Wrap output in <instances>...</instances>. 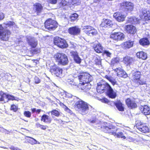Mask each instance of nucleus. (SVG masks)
Here are the masks:
<instances>
[{"instance_id":"f257e3e1","label":"nucleus","mask_w":150,"mask_h":150,"mask_svg":"<svg viewBox=\"0 0 150 150\" xmlns=\"http://www.w3.org/2000/svg\"><path fill=\"white\" fill-rule=\"evenodd\" d=\"M97 91L100 93H102L106 91L107 96L112 99H114L117 96V91H114L108 83L102 81L98 83Z\"/></svg>"},{"instance_id":"f03ea898","label":"nucleus","mask_w":150,"mask_h":150,"mask_svg":"<svg viewBox=\"0 0 150 150\" xmlns=\"http://www.w3.org/2000/svg\"><path fill=\"white\" fill-rule=\"evenodd\" d=\"M53 57L58 65L64 66L67 65L68 63V57L64 53L57 52L54 55Z\"/></svg>"},{"instance_id":"7ed1b4c3","label":"nucleus","mask_w":150,"mask_h":150,"mask_svg":"<svg viewBox=\"0 0 150 150\" xmlns=\"http://www.w3.org/2000/svg\"><path fill=\"white\" fill-rule=\"evenodd\" d=\"M74 106L79 110L83 114H86L89 110V105L81 99L76 102Z\"/></svg>"},{"instance_id":"20e7f679","label":"nucleus","mask_w":150,"mask_h":150,"mask_svg":"<svg viewBox=\"0 0 150 150\" xmlns=\"http://www.w3.org/2000/svg\"><path fill=\"white\" fill-rule=\"evenodd\" d=\"M78 77L80 82L79 83H81V84L89 83L93 80L92 76L88 73L86 72H81Z\"/></svg>"},{"instance_id":"39448f33","label":"nucleus","mask_w":150,"mask_h":150,"mask_svg":"<svg viewBox=\"0 0 150 150\" xmlns=\"http://www.w3.org/2000/svg\"><path fill=\"white\" fill-rule=\"evenodd\" d=\"M53 43L58 47L61 49H65L68 47L66 41L63 38L59 37H56L54 38Z\"/></svg>"},{"instance_id":"423d86ee","label":"nucleus","mask_w":150,"mask_h":150,"mask_svg":"<svg viewBox=\"0 0 150 150\" xmlns=\"http://www.w3.org/2000/svg\"><path fill=\"white\" fill-rule=\"evenodd\" d=\"M11 31L8 29H4L2 24H0V40L1 41H7L11 35Z\"/></svg>"},{"instance_id":"0eeeda50","label":"nucleus","mask_w":150,"mask_h":150,"mask_svg":"<svg viewBox=\"0 0 150 150\" xmlns=\"http://www.w3.org/2000/svg\"><path fill=\"white\" fill-rule=\"evenodd\" d=\"M44 25L45 28L48 30H54L57 27L58 23L56 21L49 18L45 22Z\"/></svg>"},{"instance_id":"6e6552de","label":"nucleus","mask_w":150,"mask_h":150,"mask_svg":"<svg viewBox=\"0 0 150 150\" xmlns=\"http://www.w3.org/2000/svg\"><path fill=\"white\" fill-rule=\"evenodd\" d=\"M116 128L115 126L112 124L108 125L107 123L103 125L100 127V128L104 132L112 135L114 134V132Z\"/></svg>"},{"instance_id":"1a4fd4ad","label":"nucleus","mask_w":150,"mask_h":150,"mask_svg":"<svg viewBox=\"0 0 150 150\" xmlns=\"http://www.w3.org/2000/svg\"><path fill=\"white\" fill-rule=\"evenodd\" d=\"M139 17L144 21H150V11L146 9H144L139 11Z\"/></svg>"},{"instance_id":"9d476101","label":"nucleus","mask_w":150,"mask_h":150,"mask_svg":"<svg viewBox=\"0 0 150 150\" xmlns=\"http://www.w3.org/2000/svg\"><path fill=\"white\" fill-rule=\"evenodd\" d=\"M50 71L52 75L59 77L62 75L63 69L56 65H54L51 67Z\"/></svg>"},{"instance_id":"9b49d317","label":"nucleus","mask_w":150,"mask_h":150,"mask_svg":"<svg viewBox=\"0 0 150 150\" xmlns=\"http://www.w3.org/2000/svg\"><path fill=\"white\" fill-rule=\"evenodd\" d=\"M110 38L117 41H122L125 38L124 33L119 31L112 33L110 36Z\"/></svg>"},{"instance_id":"f8f14e48","label":"nucleus","mask_w":150,"mask_h":150,"mask_svg":"<svg viewBox=\"0 0 150 150\" xmlns=\"http://www.w3.org/2000/svg\"><path fill=\"white\" fill-rule=\"evenodd\" d=\"M114 24L112 21L108 19H103L100 25V28L103 29L111 27Z\"/></svg>"},{"instance_id":"ddd939ff","label":"nucleus","mask_w":150,"mask_h":150,"mask_svg":"<svg viewBox=\"0 0 150 150\" xmlns=\"http://www.w3.org/2000/svg\"><path fill=\"white\" fill-rule=\"evenodd\" d=\"M68 33L71 35L75 36L79 35L81 32V28L78 26H75L69 28Z\"/></svg>"},{"instance_id":"4468645a","label":"nucleus","mask_w":150,"mask_h":150,"mask_svg":"<svg viewBox=\"0 0 150 150\" xmlns=\"http://www.w3.org/2000/svg\"><path fill=\"white\" fill-rule=\"evenodd\" d=\"M43 7L42 5L39 3H36L33 5V8L34 13H35L38 16L40 15L42 13Z\"/></svg>"},{"instance_id":"2eb2a0df","label":"nucleus","mask_w":150,"mask_h":150,"mask_svg":"<svg viewBox=\"0 0 150 150\" xmlns=\"http://www.w3.org/2000/svg\"><path fill=\"white\" fill-rule=\"evenodd\" d=\"M124 28L126 32L130 35H133L136 34L137 32L136 27L131 24L126 25Z\"/></svg>"},{"instance_id":"dca6fc26","label":"nucleus","mask_w":150,"mask_h":150,"mask_svg":"<svg viewBox=\"0 0 150 150\" xmlns=\"http://www.w3.org/2000/svg\"><path fill=\"white\" fill-rule=\"evenodd\" d=\"M121 6L122 8L125 9L127 11H132L134 8V4L130 1L123 2L121 4Z\"/></svg>"},{"instance_id":"f3484780","label":"nucleus","mask_w":150,"mask_h":150,"mask_svg":"<svg viewBox=\"0 0 150 150\" xmlns=\"http://www.w3.org/2000/svg\"><path fill=\"white\" fill-rule=\"evenodd\" d=\"M125 102L127 107L130 109H133L137 107V103L136 101L129 98L126 99Z\"/></svg>"},{"instance_id":"a211bd4d","label":"nucleus","mask_w":150,"mask_h":150,"mask_svg":"<svg viewBox=\"0 0 150 150\" xmlns=\"http://www.w3.org/2000/svg\"><path fill=\"white\" fill-rule=\"evenodd\" d=\"M71 57L73 58L74 62L76 64H80L81 62V59L79 57L76 51H71L70 52Z\"/></svg>"},{"instance_id":"6ab92c4d","label":"nucleus","mask_w":150,"mask_h":150,"mask_svg":"<svg viewBox=\"0 0 150 150\" xmlns=\"http://www.w3.org/2000/svg\"><path fill=\"white\" fill-rule=\"evenodd\" d=\"M136 126L137 128L142 132L146 133L149 132V129L148 127L143 125L141 123H137Z\"/></svg>"},{"instance_id":"aec40b11","label":"nucleus","mask_w":150,"mask_h":150,"mask_svg":"<svg viewBox=\"0 0 150 150\" xmlns=\"http://www.w3.org/2000/svg\"><path fill=\"white\" fill-rule=\"evenodd\" d=\"M91 86L89 83H85L83 84H81V83H79L77 87L79 90L82 91L87 92L90 89Z\"/></svg>"},{"instance_id":"412c9836","label":"nucleus","mask_w":150,"mask_h":150,"mask_svg":"<svg viewBox=\"0 0 150 150\" xmlns=\"http://www.w3.org/2000/svg\"><path fill=\"white\" fill-rule=\"evenodd\" d=\"M135 61L134 58L127 55L123 58L122 62L127 66H130Z\"/></svg>"},{"instance_id":"4be33fe9","label":"nucleus","mask_w":150,"mask_h":150,"mask_svg":"<svg viewBox=\"0 0 150 150\" xmlns=\"http://www.w3.org/2000/svg\"><path fill=\"white\" fill-rule=\"evenodd\" d=\"M134 44V41L129 40L122 43L121 46L124 50H127L132 47Z\"/></svg>"},{"instance_id":"5701e85b","label":"nucleus","mask_w":150,"mask_h":150,"mask_svg":"<svg viewBox=\"0 0 150 150\" xmlns=\"http://www.w3.org/2000/svg\"><path fill=\"white\" fill-rule=\"evenodd\" d=\"M113 17L119 22H122L125 20L126 16L120 12H116L114 14Z\"/></svg>"},{"instance_id":"b1692460","label":"nucleus","mask_w":150,"mask_h":150,"mask_svg":"<svg viewBox=\"0 0 150 150\" xmlns=\"http://www.w3.org/2000/svg\"><path fill=\"white\" fill-rule=\"evenodd\" d=\"M140 110L144 114L147 115L150 114V108L146 105H141Z\"/></svg>"},{"instance_id":"393cba45","label":"nucleus","mask_w":150,"mask_h":150,"mask_svg":"<svg viewBox=\"0 0 150 150\" xmlns=\"http://www.w3.org/2000/svg\"><path fill=\"white\" fill-rule=\"evenodd\" d=\"M27 41L28 45L33 48H35L38 45L37 41L34 40L33 37H30L27 39Z\"/></svg>"},{"instance_id":"a878e982","label":"nucleus","mask_w":150,"mask_h":150,"mask_svg":"<svg viewBox=\"0 0 150 150\" xmlns=\"http://www.w3.org/2000/svg\"><path fill=\"white\" fill-rule=\"evenodd\" d=\"M93 48L95 51L97 53H101L103 52V47L99 42L97 44H94Z\"/></svg>"},{"instance_id":"bb28decb","label":"nucleus","mask_w":150,"mask_h":150,"mask_svg":"<svg viewBox=\"0 0 150 150\" xmlns=\"http://www.w3.org/2000/svg\"><path fill=\"white\" fill-rule=\"evenodd\" d=\"M112 102L116 106L119 111L121 112L124 111V107L120 100H117L115 102L112 101Z\"/></svg>"},{"instance_id":"cd10ccee","label":"nucleus","mask_w":150,"mask_h":150,"mask_svg":"<svg viewBox=\"0 0 150 150\" xmlns=\"http://www.w3.org/2000/svg\"><path fill=\"white\" fill-rule=\"evenodd\" d=\"M41 120L45 123L50 124L52 122V119L50 116L44 114L42 116Z\"/></svg>"},{"instance_id":"c85d7f7f","label":"nucleus","mask_w":150,"mask_h":150,"mask_svg":"<svg viewBox=\"0 0 150 150\" xmlns=\"http://www.w3.org/2000/svg\"><path fill=\"white\" fill-rule=\"evenodd\" d=\"M0 102H2L3 103H7L8 94H6L2 91H0Z\"/></svg>"},{"instance_id":"c756f323","label":"nucleus","mask_w":150,"mask_h":150,"mask_svg":"<svg viewBox=\"0 0 150 150\" xmlns=\"http://www.w3.org/2000/svg\"><path fill=\"white\" fill-rule=\"evenodd\" d=\"M142 74L141 72L139 71H137L134 72L132 75V82L136 80L141 78Z\"/></svg>"},{"instance_id":"7c9ffc66","label":"nucleus","mask_w":150,"mask_h":150,"mask_svg":"<svg viewBox=\"0 0 150 150\" xmlns=\"http://www.w3.org/2000/svg\"><path fill=\"white\" fill-rule=\"evenodd\" d=\"M136 55L137 58L143 60H146L147 58L146 53L142 51L137 52Z\"/></svg>"},{"instance_id":"2f4dec72","label":"nucleus","mask_w":150,"mask_h":150,"mask_svg":"<svg viewBox=\"0 0 150 150\" xmlns=\"http://www.w3.org/2000/svg\"><path fill=\"white\" fill-rule=\"evenodd\" d=\"M120 61V59L119 57H114L111 59L110 64L112 67H117V64L119 63Z\"/></svg>"},{"instance_id":"473e14b6","label":"nucleus","mask_w":150,"mask_h":150,"mask_svg":"<svg viewBox=\"0 0 150 150\" xmlns=\"http://www.w3.org/2000/svg\"><path fill=\"white\" fill-rule=\"evenodd\" d=\"M139 42L140 44L142 46H148L150 44L148 39L146 37L140 39Z\"/></svg>"},{"instance_id":"72a5a7b5","label":"nucleus","mask_w":150,"mask_h":150,"mask_svg":"<svg viewBox=\"0 0 150 150\" xmlns=\"http://www.w3.org/2000/svg\"><path fill=\"white\" fill-rule=\"evenodd\" d=\"M137 86H142L146 84V81L141 78H140L133 82Z\"/></svg>"},{"instance_id":"f704fd0d","label":"nucleus","mask_w":150,"mask_h":150,"mask_svg":"<svg viewBox=\"0 0 150 150\" xmlns=\"http://www.w3.org/2000/svg\"><path fill=\"white\" fill-rule=\"evenodd\" d=\"M83 29L85 33L88 35H90V30H93V31H95L94 28L93 27L88 25L84 26Z\"/></svg>"},{"instance_id":"c9c22d12","label":"nucleus","mask_w":150,"mask_h":150,"mask_svg":"<svg viewBox=\"0 0 150 150\" xmlns=\"http://www.w3.org/2000/svg\"><path fill=\"white\" fill-rule=\"evenodd\" d=\"M116 129L115 130L114 132V134H113L114 136H116L117 138H121L123 139H126V137L124 135L123 133L121 132H118L117 133H116V132L117 130V129L116 127Z\"/></svg>"},{"instance_id":"e433bc0d","label":"nucleus","mask_w":150,"mask_h":150,"mask_svg":"<svg viewBox=\"0 0 150 150\" xmlns=\"http://www.w3.org/2000/svg\"><path fill=\"white\" fill-rule=\"evenodd\" d=\"M79 17L78 15L76 13H74L71 14L69 17V21L72 22L77 21Z\"/></svg>"},{"instance_id":"4c0bfd02","label":"nucleus","mask_w":150,"mask_h":150,"mask_svg":"<svg viewBox=\"0 0 150 150\" xmlns=\"http://www.w3.org/2000/svg\"><path fill=\"white\" fill-rule=\"evenodd\" d=\"M117 75L119 77L124 78H126L128 76L127 74L124 70L120 73H117Z\"/></svg>"},{"instance_id":"58836bf2","label":"nucleus","mask_w":150,"mask_h":150,"mask_svg":"<svg viewBox=\"0 0 150 150\" xmlns=\"http://www.w3.org/2000/svg\"><path fill=\"white\" fill-rule=\"evenodd\" d=\"M25 137L28 138L27 139L28 142L32 145L36 144L37 143V141L34 138L29 136H26Z\"/></svg>"},{"instance_id":"ea45409f","label":"nucleus","mask_w":150,"mask_h":150,"mask_svg":"<svg viewBox=\"0 0 150 150\" xmlns=\"http://www.w3.org/2000/svg\"><path fill=\"white\" fill-rule=\"evenodd\" d=\"M40 48H36L34 49H31L30 50V52L32 55L36 54L40 52Z\"/></svg>"},{"instance_id":"a19ab883","label":"nucleus","mask_w":150,"mask_h":150,"mask_svg":"<svg viewBox=\"0 0 150 150\" xmlns=\"http://www.w3.org/2000/svg\"><path fill=\"white\" fill-rule=\"evenodd\" d=\"M50 112H51L52 115H53L57 117H59L60 115L59 112L58 110L55 109L47 113L49 114Z\"/></svg>"},{"instance_id":"79ce46f5","label":"nucleus","mask_w":150,"mask_h":150,"mask_svg":"<svg viewBox=\"0 0 150 150\" xmlns=\"http://www.w3.org/2000/svg\"><path fill=\"white\" fill-rule=\"evenodd\" d=\"M135 18L133 17H130L128 18L126 21L127 23L133 24L135 22Z\"/></svg>"},{"instance_id":"37998d69","label":"nucleus","mask_w":150,"mask_h":150,"mask_svg":"<svg viewBox=\"0 0 150 150\" xmlns=\"http://www.w3.org/2000/svg\"><path fill=\"white\" fill-rule=\"evenodd\" d=\"M67 5V2L65 0H59V7H61Z\"/></svg>"},{"instance_id":"c03bdc74","label":"nucleus","mask_w":150,"mask_h":150,"mask_svg":"<svg viewBox=\"0 0 150 150\" xmlns=\"http://www.w3.org/2000/svg\"><path fill=\"white\" fill-rule=\"evenodd\" d=\"M35 126L37 128H39L42 130L46 129L47 127L46 125H42L39 123H37L36 124Z\"/></svg>"},{"instance_id":"a18cd8bd","label":"nucleus","mask_w":150,"mask_h":150,"mask_svg":"<svg viewBox=\"0 0 150 150\" xmlns=\"http://www.w3.org/2000/svg\"><path fill=\"white\" fill-rule=\"evenodd\" d=\"M81 0H71V3L74 5H79L81 3Z\"/></svg>"},{"instance_id":"49530a36","label":"nucleus","mask_w":150,"mask_h":150,"mask_svg":"<svg viewBox=\"0 0 150 150\" xmlns=\"http://www.w3.org/2000/svg\"><path fill=\"white\" fill-rule=\"evenodd\" d=\"M94 64L96 65H99L101 64V60L97 57H96L94 60Z\"/></svg>"},{"instance_id":"de8ad7c7","label":"nucleus","mask_w":150,"mask_h":150,"mask_svg":"<svg viewBox=\"0 0 150 150\" xmlns=\"http://www.w3.org/2000/svg\"><path fill=\"white\" fill-rule=\"evenodd\" d=\"M24 116L28 118H30L31 117V112L29 111H25L23 112Z\"/></svg>"},{"instance_id":"09e8293b","label":"nucleus","mask_w":150,"mask_h":150,"mask_svg":"<svg viewBox=\"0 0 150 150\" xmlns=\"http://www.w3.org/2000/svg\"><path fill=\"white\" fill-rule=\"evenodd\" d=\"M10 110L14 112H16L18 110V107L15 105L13 104L11 105Z\"/></svg>"},{"instance_id":"8fccbe9b","label":"nucleus","mask_w":150,"mask_h":150,"mask_svg":"<svg viewBox=\"0 0 150 150\" xmlns=\"http://www.w3.org/2000/svg\"><path fill=\"white\" fill-rule=\"evenodd\" d=\"M126 140L129 142H135L137 141L136 139L130 136L127 137Z\"/></svg>"},{"instance_id":"3c124183","label":"nucleus","mask_w":150,"mask_h":150,"mask_svg":"<svg viewBox=\"0 0 150 150\" xmlns=\"http://www.w3.org/2000/svg\"><path fill=\"white\" fill-rule=\"evenodd\" d=\"M15 100V97L14 96L8 94V98L7 100V102L10 100Z\"/></svg>"},{"instance_id":"603ef678","label":"nucleus","mask_w":150,"mask_h":150,"mask_svg":"<svg viewBox=\"0 0 150 150\" xmlns=\"http://www.w3.org/2000/svg\"><path fill=\"white\" fill-rule=\"evenodd\" d=\"M100 100L102 103H108L110 102V101L107 98L104 97Z\"/></svg>"},{"instance_id":"864d4df0","label":"nucleus","mask_w":150,"mask_h":150,"mask_svg":"<svg viewBox=\"0 0 150 150\" xmlns=\"http://www.w3.org/2000/svg\"><path fill=\"white\" fill-rule=\"evenodd\" d=\"M113 70L115 72L117 73H117H120L123 70V69L121 67H119L113 69Z\"/></svg>"},{"instance_id":"5fc2aeb1","label":"nucleus","mask_w":150,"mask_h":150,"mask_svg":"<svg viewBox=\"0 0 150 150\" xmlns=\"http://www.w3.org/2000/svg\"><path fill=\"white\" fill-rule=\"evenodd\" d=\"M15 24L14 22L12 21H9L6 24V25L8 27H11V26H13Z\"/></svg>"},{"instance_id":"6e6d98bb","label":"nucleus","mask_w":150,"mask_h":150,"mask_svg":"<svg viewBox=\"0 0 150 150\" xmlns=\"http://www.w3.org/2000/svg\"><path fill=\"white\" fill-rule=\"evenodd\" d=\"M103 54H105L107 57H110L112 54V53L108 51L105 50L103 52Z\"/></svg>"},{"instance_id":"4d7b16f0","label":"nucleus","mask_w":150,"mask_h":150,"mask_svg":"<svg viewBox=\"0 0 150 150\" xmlns=\"http://www.w3.org/2000/svg\"><path fill=\"white\" fill-rule=\"evenodd\" d=\"M34 81L35 83L38 84L40 82V80L37 76H35L34 78Z\"/></svg>"},{"instance_id":"13d9d810","label":"nucleus","mask_w":150,"mask_h":150,"mask_svg":"<svg viewBox=\"0 0 150 150\" xmlns=\"http://www.w3.org/2000/svg\"><path fill=\"white\" fill-rule=\"evenodd\" d=\"M64 110L68 113L70 114H71L72 113V111L66 106H65Z\"/></svg>"},{"instance_id":"bf43d9fd","label":"nucleus","mask_w":150,"mask_h":150,"mask_svg":"<svg viewBox=\"0 0 150 150\" xmlns=\"http://www.w3.org/2000/svg\"><path fill=\"white\" fill-rule=\"evenodd\" d=\"M94 31H93V30H90V35H96L97 33V32L96 30L94 28Z\"/></svg>"},{"instance_id":"052dcab7","label":"nucleus","mask_w":150,"mask_h":150,"mask_svg":"<svg viewBox=\"0 0 150 150\" xmlns=\"http://www.w3.org/2000/svg\"><path fill=\"white\" fill-rule=\"evenodd\" d=\"M110 82L111 83L112 85L113 86H114L115 85L117 84V82L115 79H114L113 80L111 79Z\"/></svg>"},{"instance_id":"680f3d73","label":"nucleus","mask_w":150,"mask_h":150,"mask_svg":"<svg viewBox=\"0 0 150 150\" xmlns=\"http://www.w3.org/2000/svg\"><path fill=\"white\" fill-rule=\"evenodd\" d=\"M57 1V0H49L50 3L52 4H55Z\"/></svg>"},{"instance_id":"e2e57ef3","label":"nucleus","mask_w":150,"mask_h":150,"mask_svg":"<svg viewBox=\"0 0 150 150\" xmlns=\"http://www.w3.org/2000/svg\"><path fill=\"white\" fill-rule=\"evenodd\" d=\"M104 78L107 79L109 81L111 80V77L110 76H109L108 75H106L104 76Z\"/></svg>"},{"instance_id":"0e129e2a","label":"nucleus","mask_w":150,"mask_h":150,"mask_svg":"<svg viewBox=\"0 0 150 150\" xmlns=\"http://www.w3.org/2000/svg\"><path fill=\"white\" fill-rule=\"evenodd\" d=\"M10 149L11 150H21L18 147H16L14 146L11 147L10 148Z\"/></svg>"},{"instance_id":"69168bd1","label":"nucleus","mask_w":150,"mask_h":150,"mask_svg":"<svg viewBox=\"0 0 150 150\" xmlns=\"http://www.w3.org/2000/svg\"><path fill=\"white\" fill-rule=\"evenodd\" d=\"M6 131V130L2 127H0V132H4Z\"/></svg>"},{"instance_id":"338daca9","label":"nucleus","mask_w":150,"mask_h":150,"mask_svg":"<svg viewBox=\"0 0 150 150\" xmlns=\"http://www.w3.org/2000/svg\"><path fill=\"white\" fill-rule=\"evenodd\" d=\"M89 122L91 123H94L96 122V120L95 119H94L92 120H89Z\"/></svg>"},{"instance_id":"774afa93","label":"nucleus","mask_w":150,"mask_h":150,"mask_svg":"<svg viewBox=\"0 0 150 150\" xmlns=\"http://www.w3.org/2000/svg\"><path fill=\"white\" fill-rule=\"evenodd\" d=\"M4 18V15L3 14L0 13V21L2 20Z\"/></svg>"}]
</instances>
